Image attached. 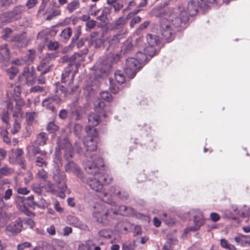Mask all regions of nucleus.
I'll use <instances>...</instances> for the list:
<instances>
[{
  "instance_id": "obj_1",
  "label": "nucleus",
  "mask_w": 250,
  "mask_h": 250,
  "mask_svg": "<svg viewBox=\"0 0 250 250\" xmlns=\"http://www.w3.org/2000/svg\"><path fill=\"white\" fill-rule=\"evenodd\" d=\"M92 162L88 161L84 163V168L89 173L93 174V179L88 178L86 181L84 178L83 182H86L90 188L99 193V196L107 203L111 201L110 194L103 191L104 185H109L112 181V177L107 173L99 172V167L104 166V160L99 156L93 155L91 156Z\"/></svg>"
},
{
  "instance_id": "obj_2",
  "label": "nucleus",
  "mask_w": 250,
  "mask_h": 250,
  "mask_svg": "<svg viewBox=\"0 0 250 250\" xmlns=\"http://www.w3.org/2000/svg\"><path fill=\"white\" fill-rule=\"evenodd\" d=\"M132 211L131 208L125 206H121L119 207V209L115 210L106 209L103 206H100L93 212V217L97 222L105 226L110 225L112 221L114 218L112 214L128 216Z\"/></svg>"
},
{
  "instance_id": "obj_3",
  "label": "nucleus",
  "mask_w": 250,
  "mask_h": 250,
  "mask_svg": "<svg viewBox=\"0 0 250 250\" xmlns=\"http://www.w3.org/2000/svg\"><path fill=\"white\" fill-rule=\"evenodd\" d=\"M105 104L104 102H100L98 105L95 108V113H91L88 116V125L85 127L87 134H92L95 137H98L99 132L95 128L101 122V116H106L104 110Z\"/></svg>"
},
{
  "instance_id": "obj_4",
  "label": "nucleus",
  "mask_w": 250,
  "mask_h": 250,
  "mask_svg": "<svg viewBox=\"0 0 250 250\" xmlns=\"http://www.w3.org/2000/svg\"><path fill=\"white\" fill-rule=\"evenodd\" d=\"M62 149L65 150V156L67 158H68V157L70 158L73 157V148L71 144L66 137L58 139L55 151L60 152Z\"/></svg>"
},
{
  "instance_id": "obj_5",
  "label": "nucleus",
  "mask_w": 250,
  "mask_h": 250,
  "mask_svg": "<svg viewBox=\"0 0 250 250\" xmlns=\"http://www.w3.org/2000/svg\"><path fill=\"white\" fill-rule=\"evenodd\" d=\"M194 216V226L188 227L184 230V232L187 234L189 231H196L199 230L200 227L205 224V219L203 213L201 211L197 210Z\"/></svg>"
},
{
  "instance_id": "obj_6",
  "label": "nucleus",
  "mask_w": 250,
  "mask_h": 250,
  "mask_svg": "<svg viewBox=\"0 0 250 250\" xmlns=\"http://www.w3.org/2000/svg\"><path fill=\"white\" fill-rule=\"evenodd\" d=\"M53 179L54 181L58 183L59 185V186H58L59 192L62 193H65L67 189V186L65 184V174L61 172L60 170L57 169L54 174Z\"/></svg>"
},
{
  "instance_id": "obj_7",
  "label": "nucleus",
  "mask_w": 250,
  "mask_h": 250,
  "mask_svg": "<svg viewBox=\"0 0 250 250\" xmlns=\"http://www.w3.org/2000/svg\"><path fill=\"white\" fill-rule=\"evenodd\" d=\"M161 34L163 39L167 42H169L173 40L175 37L174 32L170 25L162 23Z\"/></svg>"
},
{
  "instance_id": "obj_8",
  "label": "nucleus",
  "mask_w": 250,
  "mask_h": 250,
  "mask_svg": "<svg viewBox=\"0 0 250 250\" xmlns=\"http://www.w3.org/2000/svg\"><path fill=\"white\" fill-rule=\"evenodd\" d=\"M98 137H95L92 134H87L83 140V144L85 146L86 151L88 152H92L97 149V141L96 139Z\"/></svg>"
},
{
  "instance_id": "obj_9",
  "label": "nucleus",
  "mask_w": 250,
  "mask_h": 250,
  "mask_svg": "<svg viewBox=\"0 0 250 250\" xmlns=\"http://www.w3.org/2000/svg\"><path fill=\"white\" fill-rule=\"evenodd\" d=\"M22 74L25 77L26 83L28 85H32L35 83L37 76L33 67H31V70H30L29 67H25Z\"/></svg>"
},
{
  "instance_id": "obj_10",
  "label": "nucleus",
  "mask_w": 250,
  "mask_h": 250,
  "mask_svg": "<svg viewBox=\"0 0 250 250\" xmlns=\"http://www.w3.org/2000/svg\"><path fill=\"white\" fill-rule=\"evenodd\" d=\"M90 39L89 40V46L94 45L96 48H99L104 44L103 36L97 32H93L90 34Z\"/></svg>"
},
{
  "instance_id": "obj_11",
  "label": "nucleus",
  "mask_w": 250,
  "mask_h": 250,
  "mask_svg": "<svg viewBox=\"0 0 250 250\" xmlns=\"http://www.w3.org/2000/svg\"><path fill=\"white\" fill-rule=\"evenodd\" d=\"M139 62L134 58H128L125 63V71L127 73L135 74L139 67Z\"/></svg>"
},
{
  "instance_id": "obj_12",
  "label": "nucleus",
  "mask_w": 250,
  "mask_h": 250,
  "mask_svg": "<svg viewBox=\"0 0 250 250\" xmlns=\"http://www.w3.org/2000/svg\"><path fill=\"white\" fill-rule=\"evenodd\" d=\"M65 170L66 172H71L80 178L83 182H84L83 179V174L80 167L73 161H69L64 167Z\"/></svg>"
},
{
  "instance_id": "obj_13",
  "label": "nucleus",
  "mask_w": 250,
  "mask_h": 250,
  "mask_svg": "<svg viewBox=\"0 0 250 250\" xmlns=\"http://www.w3.org/2000/svg\"><path fill=\"white\" fill-rule=\"evenodd\" d=\"M13 195V191L12 189L8 188L7 189L3 196L0 197V216H3L4 213L2 212V211L4 210L7 208V205L4 202V200L6 201L10 199Z\"/></svg>"
},
{
  "instance_id": "obj_14",
  "label": "nucleus",
  "mask_w": 250,
  "mask_h": 250,
  "mask_svg": "<svg viewBox=\"0 0 250 250\" xmlns=\"http://www.w3.org/2000/svg\"><path fill=\"white\" fill-rule=\"evenodd\" d=\"M10 50L8 44H4L0 46V61L3 63H8L10 59Z\"/></svg>"
},
{
  "instance_id": "obj_15",
  "label": "nucleus",
  "mask_w": 250,
  "mask_h": 250,
  "mask_svg": "<svg viewBox=\"0 0 250 250\" xmlns=\"http://www.w3.org/2000/svg\"><path fill=\"white\" fill-rule=\"evenodd\" d=\"M53 67V65L50 62H48L47 60L43 58L40 64L37 67V70L41 71L42 75H44L51 71Z\"/></svg>"
},
{
  "instance_id": "obj_16",
  "label": "nucleus",
  "mask_w": 250,
  "mask_h": 250,
  "mask_svg": "<svg viewBox=\"0 0 250 250\" xmlns=\"http://www.w3.org/2000/svg\"><path fill=\"white\" fill-rule=\"evenodd\" d=\"M7 63H3L2 65V68L8 76L9 79L13 80L19 73V69L17 67L13 65L9 67Z\"/></svg>"
},
{
  "instance_id": "obj_17",
  "label": "nucleus",
  "mask_w": 250,
  "mask_h": 250,
  "mask_svg": "<svg viewBox=\"0 0 250 250\" xmlns=\"http://www.w3.org/2000/svg\"><path fill=\"white\" fill-rule=\"evenodd\" d=\"M126 24V20L121 17L114 21L111 24L112 30L122 29Z\"/></svg>"
},
{
  "instance_id": "obj_18",
  "label": "nucleus",
  "mask_w": 250,
  "mask_h": 250,
  "mask_svg": "<svg viewBox=\"0 0 250 250\" xmlns=\"http://www.w3.org/2000/svg\"><path fill=\"white\" fill-rule=\"evenodd\" d=\"M22 227V223L20 220H17L14 224H10L7 227V229L13 233H20Z\"/></svg>"
},
{
  "instance_id": "obj_19",
  "label": "nucleus",
  "mask_w": 250,
  "mask_h": 250,
  "mask_svg": "<svg viewBox=\"0 0 250 250\" xmlns=\"http://www.w3.org/2000/svg\"><path fill=\"white\" fill-rule=\"evenodd\" d=\"M56 99L53 97H49L43 100L42 105L47 109L51 110L53 113H56L57 110L55 107L52 104Z\"/></svg>"
},
{
  "instance_id": "obj_20",
  "label": "nucleus",
  "mask_w": 250,
  "mask_h": 250,
  "mask_svg": "<svg viewBox=\"0 0 250 250\" xmlns=\"http://www.w3.org/2000/svg\"><path fill=\"white\" fill-rule=\"evenodd\" d=\"M111 13V8L104 7L102 11L101 15L97 17V20L103 22H106L108 21V16Z\"/></svg>"
},
{
  "instance_id": "obj_21",
  "label": "nucleus",
  "mask_w": 250,
  "mask_h": 250,
  "mask_svg": "<svg viewBox=\"0 0 250 250\" xmlns=\"http://www.w3.org/2000/svg\"><path fill=\"white\" fill-rule=\"evenodd\" d=\"M187 10L190 15L196 14L198 12V7L196 1L193 0L189 1L187 5Z\"/></svg>"
},
{
  "instance_id": "obj_22",
  "label": "nucleus",
  "mask_w": 250,
  "mask_h": 250,
  "mask_svg": "<svg viewBox=\"0 0 250 250\" xmlns=\"http://www.w3.org/2000/svg\"><path fill=\"white\" fill-rule=\"evenodd\" d=\"M125 33L122 31H119L115 35L113 36L112 38L109 41L110 44H116L119 42L120 40L125 37Z\"/></svg>"
},
{
  "instance_id": "obj_23",
  "label": "nucleus",
  "mask_w": 250,
  "mask_h": 250,
  "mask_svg": "<svg viewBox=\"0 0 250 250\" xmlns=\"http://www.w3.org/2000/svg\"><path fill=\"white\" fill-rule=\"evenodd\" d=\"M48 136L46 133L41 132L37 135L36 141L39 146H43L46 144Z\"/></svg>"
},
{
  "instance_id": "obj_24",
  "label": "nucleus",
  "mask_w": 250,
  "mask_h": 250,
  "mask_svg": "<svg viewBox=\"0 0 250 250\" xmlns=\"http://www.w3.org/2000/svg\"><path fill=\"white\" fill-rule=\"evenodd\" d=\"M14 172V169L6 165L0 168V174L4 176H8Z\"/></svg>"
},
{
  "instance_id": "obj_25",
  "label": "nucleus",
  "mask_w": 250,
  "mask_h": 250,
  "mask_svg": "<svg viewBox=\"0 0 250 250\" xmlns=\"http://www.w3.org/2000/svg\"><path fill=\"white\" fill-rule=\"evenodd\" d=\"M46 158V155L42 156V157L37 156L35 161L36 165L39 167H46L48 165Z\"/></svg>"
},
{
  "instance_id": "obj_26",
  "label": "nucleus",
  "mask_w": 250,
  "mask_h": 250,
  "mask_svg": "<svg viewBox=\"0 0 250 250\" xmlns=\"http://www.w3.org/2000/svg\"><path fill=\"white\" fill-rule=\"evenodd\" d=\"M148 43L151 47L157 44L159 42V38L157 36L148 34L146 36Z\"/></svg>"
},
{
  "instance_id": "obj_27",
  "label": "nucleus",
  "mask_w": 250,
  "mask_h": 250,
  "mask_svg": "<svg viewBox=\"0 0 250 250\" xmlns=\"http://www.w3.org/2000/svg\"><path fill=\"white\" fill-rule=\"evenodd\" d=\"M113 193L122 200H127L129 196L126 191L119 189H115Z\"/></svg>"
},
{
  "instance_id": "obj_28",
  "label": "nucleus",
  "mask_w": 250,
  "mask_h": 250,
  "mask_svg": "<svg viewBox=\"0 0 250 250\" xmlns=\"http://www.w3.org/2000/svg\"><path fill=\"white\" fill-rule=\"evenodd\" d=\"M21 120L18 119H14V123L10 131L12 134H15L20 131L21 129Z\"/></svg>"
},
{
  "instance_id": "obj_29",
  "label": "nucleus",
  "mask_w": 250,
  "mask_h": 250,
  "mask_svg": "<svg viewBox=\"0 0 250 250\" xmlns=\"http://www.w3.org/2000/svg\"><path fill=\"white\" fill-rule=\"evenodd\" d=\"M115 81L119 84H123L125 82V77L123 73L120 70L116 71L115 72Z\"/></svg>"
},
{
  "instance_id": "obj_30",
  "label": "nucleus",
  "mask_w": 250,
  "mask_h": 250,
  "mask_svg": "<svg viewBox=\"0 0 250 250\" xmlns=\"http://www.w3.org/2000/svg\"><path fill=\"white\" fill-rule=\"evenodd\" d=\"M133 50V44L128 41L125 42L123 45L122 51L124 54H128Z\"/></svg>"
},
{
  "instance_id": "obj_31",
  "label": "nucleus",
  "mask_w": 250,
  "mask_h": 250,
  "mask_svg": "<svg viewBox=\"0 0 250 250\" xmlns=\"http://www.w3.org/2000/svg\"><path fill=\"white\" fill-rule=\"evenodd\" d=\"M67 219L69 224L76 227H80L81 223L79 219L77 217L70 215L67 217Z\"/></svg>"
},
{
  "instance_id": "obj_32",
  "label": "nucleus",
  "mask_w": 250,
  "mask_h": 250,
  "mask_svg": "<svg viewBox=\"0 0 250 250\" xmlns=\"http://www.w3.org/2000/svg\"><path fill=\"white\" fill-rule=\"evenodd\" d=\"M12 111V116L15 119L21 120L23 118V111L20 107L15 106L14 110Z\"/></svg>"
},
{
  "instance_id": "obj_33",
  "label": "nucleus",
  "mask_w": 250,
  "mask_h": 250,
  "mask_svg": "<svg viewBox=\"0 0 250 250\" xmlns=\"http://www.w3.org/2000/svg\"><path fill=\"white\" fill-rule=\"evenodd\" d=\"M80 6V3L78 1L74 0L69 3L67 6V10L69 13H72Z\"/></svg>"
},
{
  "instance_id": "obj_34",
  "label": "nucleus",
  "mask_w": 250,
  "mask_h": 250,
  "mask_svg": "<svg viewBox=\"0 0 250 250\" xmlns=\"http://www.w3.org/2000/svg\"><path fill=\"white\" fill-rule=\"evenodd\" d=\"M220 244L222 247L228 250H236V249L234 245L229 244L228 241L225 239H222L221 240Z\"/></svg>"
},
{
  "instance_id": "obj_35",
  "label": "nucleus",
  "mask_w": 250,
  "mask_h": 250,
  "mask_svg": "<svg viewBox=\"0 0 250 250\" xmlns=\"http://www.w3.org/2000/svg\"><path fill=\"white\" fill-rule=\"evenodd\" d=\"M28 52L27 56L24 57L27 60L28 63H32L35 59L36 50L34 49H29Z\"/></svg>"
},
{
  "instance_id": "obj_36",
  "label": "nucleus",
  "mask_w": 250,
  "mask_h": 250,
  "mask_svg": "<svg viewBox=\"0 0 250 250\" xmlns=\"http://www.w3.org/2000/svg\"><path fill=\"white\" fill-rule=\"evenodd\" d=\"M37 177L38 179L45 181L48 178L47 172L44 169H41L38 171Z\"/></svg>"
},
{
  "instance_id": "obj_37",
  "label": "nucleus",
  "mask_w": 250,
  "mask_h": 250,
  "mask_svg": "<svg viewBox=\"0 0 250 250\" xmlns=\"http://www.w3.org/2000/svg\"><path fill=\"white\" fill-rule=\"evenodd\" d=\"M36 115L35 112H27L26 113V121L28 125H31L34 121V117Z\"/></svg>"
},
{
  "instance_id": "obj_38",
  "label": "nucleus",
  "mask_w": 250,
  "mask_h": 250,
  "mask_svg": "<svg viewBox=\"0 0 250 250\" xmlns=\"http://www.w3.org/2000/svg\"><path fill=\"white\" fill-rule=\"evenodd\" d=\"M12 32V30L10 28L7 27L3 29L2 31V35L1 38L4 40H7V39L10 37Z\"/></svg>"
},
{
  "instance_id": "obj_39",
  "label": "nucleus",
  "mask_w": 250,
  "mask_h": 250,
  "mask_svg": "<svg viewBox=\"0 0 250 250\" xmlns=\"http://www.w3.org/2000/svg\"><path fill=\"white\" fill-rule=\"evenodd\" d=\"M71 72V70L69 67H66L64 69V70L62 74L61 82L62 83H64L67 81L66 78L69 77Z\"/></svg>"
},
{
  "instance_id": "obj_40",
  "label": "nucleus",
  "mask_w": 250,
  "mask_h": 250,
  "mask_svg": "<svg viewBox=\"0 0 250 250\" xmlns=\"http://www.w3.org/2000/svg\"><path fill=\"white\" fill-rule=\"evenodd\" d=\"M72 35V30L70 27H67L63 29L61 33V36L62 37L65 39H69Z\"/></svg>"
},
{
  "instance_id": "obj_41",
  "label": "nucleus",
  "mask_w": 250,
  "mask_h": 250,
  "mask_svg": "<svg viewBox=\"0 0 250 250\" xmlns=\"http://www.w3.org/2000/svg\"><path fill=\"white\" fill-rule=\"evenodd\" d=\"M46 129L50 133H54L59 130V127L53 122H50L46 126Z\"/></svg>"
},
{
  "instance_id": "obj_42",
  "label": "nucleus",
  "mask_w": 250,
  "mask_h": 250,
  "mask_svg": "<svg viewBox=\"0 0 250 250\" xmlns=\"http://www.w3.org/2000/svg\"><path fill=\"white\" fill-rule=\"evenodd\" d=\"M28 63L27 60L24 57L16 59L11 62L12 64H15L18 66H21Z\"/></svg>"
},
{
  "instance_id": "obj_43",
  "label": "nucleus",
  "mask_w": 250,
  "mask_h": 250,
  "mask_svg": "<svg viewBox=\"0 0 250 250\" xmlns=\"http://www.w3.org/2000/svg\"><path fill=\"white\" fill-rule=\"evenodd\" d=\"M8 132L6 129H2L0 132V135L2 138L4 142L9 144L11 142L10 138L8 136Z\"/></svg>"
},
{
  "instance_id": "obj_44",
  "label": "nucleus",
  "mask_w": 250,
  "mask_h": 250,
  "mask_svg": "<svg viewBox=\"0 0 250 250\" xmlns=\"http://www.w3.org/2000/svg\"><path fill=\"white\" fill-rule=\"evenodd\" d=\"M100 96L103 100L108 102L111 101L112 100V96L111 94L107 91H103L101 92Z\"/></svg>"
},
{
  "instance_id": "obj_45",
  "label": "nucleus",
  "mask_w": 250,
  "mask_h": 250,
  "mask_svg": "<svg viewBox=\"0 0 250 250\" xmlns=\"http://www.w3.org/2000/svg\"><path fill=\"white\" fill-rule=\"evenodd\" d=\"M100 236L104 238H110L111 235V231L109 229H102L99 232Z\"/></svg>"
},
{
  "instance_id": "obj_46",
  "label": "nucleus",
  "mask_w": 250,
  "mask_h": 250,
  "mask_svg": "<svg viewBox=\"0 0 250 250\" xmlns=\"http://www.w3.org/2000/svg\"><path fill=\"white\" fill-rule=\"evenodd\" d=\"M82 33V27L81 26H78L75 30L74 35L72 38V42H76L79 39Z\"/></svg>"
},
{
  "instance_id": "obj_47",
  "label": "nucleus",
  "mask_w": 250,
  "mask_h": 250,
  "mask_svg": "<svg viewBox=\"0 0 250 250\" xmlns=\"http://www.w3.org/2000/svg\"><path fill=\"white\" fill-rule=\"evenodd\" d=\"M32 247V244L30 242H25L20 243L17 245V250H24L26 248H29Z\"/></svg>"
},
{
  "instance_id": "obj_48",
  "label": "nucleus",
  "mask_w": 250,
  "mask_h": 250,
  "mask_svg": "<svg viewBox=\"0 0 250 250\" xmlns=\"http://www.w3.org/2000/svg\"><path fill=\"white\" fill-rule=\"evenodd\" d=\"M47 47L49 50H56L59 48V43L57 42L50 41L47 44Z\"/></svg>"
},
{
  "instance_id": "obj_49",
  "label": "nucleus",
  "mask_w": 250,
  "mask_h": 250,
  "mask_svg": "<svg viewBox=\"0 0 250 250\" xmlns=\"http://www.w3.org/2000/svg\"><path fill=\"white\" fill-rule=\"evenodd\" d=\"M23 10L24 7L20 5L16 6L13 9L12 12V15L14 16H17L20 15L22 12Z\"/></svg>"
},
{
  "instance_id": "obj_50",
  "label": "nucleus",
  "mask_w": 250,
  "mask_h": 250,
  "mask_svg": "<svg viewBox=\"0 0 250 250\" xmlns=\"http://www.w3.org/2000/svg\"><path fill=\"white\" fill-rule=\"evenodd\" d=\"M1 120L7 125H9V117L8 111H4L1 115Z\"/></svg>"
},
{
  "instance_id": "obj_51",
  "label": "nucleus",
  "mask_w": 250,
  "mask_h": 250,
  "mask_svg": "<svg viewBox=\"0 0 250 250\" xmlns=\"http://www.w3.org/2000/svg\"><path fill=\"white\" fill-rule=\"evenodd\" d=\"M33 153L34 155H37L41 154L42 156L47 155V152L45 150H41L40 148L38 147H34L33 148Z\"/></svg>"
},
{
  "instance_id": "obj_52",
  "label": "nucleus",
  "mask_w": 250,
  "mask_h": 250,
  "mask_svg": "<svg viewBox=\"0 0 250 250\" xmlns=\"http://www.w3.org/2000/svg\"><path fill=\"white\" fill-rule=\"evenodd\" d=\"M141 21V18L139 16H136L132 18V20L130 22V26L133 27L135 24L139 23Z\"/></svg>"
},
{
  "instance_id": "obj_53",
  "label": "nucleus",
  "mask_w": 250,
  "mask_h": 250,
  "mask_svg": "<svg viewBox=\"0 0 250 250\" xmlns=\"http://www.w3.org/2000/svg\"><path fill=\"white\" fill-rule=\"evenodd\" d=\"M33 250H56L51 245H47L43 247H37Z\"/></svg>"
},
{
  "instance_id": "obj_54",
  "label": "nucleus",
  "mask_w": 250,
  "mask_h": 250,
  "mask_svg": "<svg viewBox=\"0 0 250 250\" xmlns=\"http://www.w3.org/2000/svg\"><path fill=\"white\" fill-rule=\"evenodd\" d=\"M57 57L56 53H47L45 56L43 58L44 59L47 60L48 62H50L51 60L54 59Z\"/></svg>"
},
{
  "instance_id": "obj_55",
  "label": "nucleus",
  "mask_w": 250,
  "mask_h": 250,
  "mask_svg": "<svg viewBox=\"0 0 250 250\" xmlns=\"http://www.w3.org/2000/svg\"><path fill=\"white\" fill-rule=\"evenodd\" d=\"M17 192L18 194L27 195L30 192V190L26 188H19L17 189Z\"/></svg>"
},
{
  "instance_id": "obj_56",
  "label": "nucleus",
  "mask_w": 250,
  "mask_h": 250,
  "mask_svg": "<svg viewBox=\"0 0 250 250\" xmlns=\"http://www.w3.org/2000/svg\"><path fill=\"white\" fill-rule=\"evenodd\" d=\"M21 209V211L27 216L30 217L35 216V214L33 212L30 211L25 206H23Z\"/></svg>"
},
{
  "instance_id": "obj_57",
  "label": "nucleus",
  "mask_w": 250,
  "mask_h": 250,
  "mask_svg": "<svg viewBox=\"0 0 250 250\" xmlns=\"http://www.w3.org/2000/svg\"><path fill=\"white\" fill-rule=\"evenodd\" d=\"M24 182L26 184H28V183L31 181L33 179V174L30 172H28L24 178Z\"/></svg>"
},
{
  "instance_id": "obj_58",
  "label": "nucleus",
  "mask_w": 250,
  "mask_h": 250,
  "mask_svg": "<svg viewBox=\"0 0 250 250\" xmlns=\"http://www.w3.org/2000/svg\"><path fill=\"white\" fill-rule=\"evenodd\" d=\"M210 217L211 220L215 222L218 221L220 219V215L215 212L210 213Z\"/></svg>"
},
{
  "instance_id": "obj_59",
  "label": "nucleus",
  "mask_w": 250,
  "mask_h": 250,
  "mask_svg": "<svg viewBox=\"0 0 250 250\" xmlns=\"http://www.w3.org/2000/svg\"><path fill=\"white\" fill-rule=\"evenodd\" d=\"M95 25H96V21L93 20H89L86 23V27L87 28L92 29V28H94L95 26Z\"/></svg>"
},
{
  "instance_id": "obj_60",
  "label": "nucleus",
  "mask_w": 250,
  "mask_h": 250,
  "mask_svg": "<svg viewBox=\"0 0 250 250\" xmlns=\"http://www.w3.org/2000/svg\"><path fill=\"white\" fill-rule=\"evenodd\" d=\"M43 90V88L39 85H36L31 88V92H42Z\"/></svg>"
},
{
  "instance_id": "obj_61",
  "label": "nucleus",
  "mask_w": 250,
  "mask_h": 250,
  "mask_svg": "<svg viewBox=\"0 0 250 250\" xmlns=\"http://www.w3.org/2000/svg\"><path fill=\"white\" fill-rule=\"evenodd\" d=\"M37 3V0H28L26 4V6L28 9L33 7Z\"/></svg>"
},
{
  "instance_id": "obj_62",
  "label": "nucleus",
  "mask_w": 250,
  "mask_h": 250,
  "mask_svg": "<svg viewBox=\"0 0 250 250\" xmlns=\"http://www.w3.org/2000/svg\"><path fill=\"white\" fill-rule=\"evenodd\" d=\"M54 207L57 211L60 213H62L63 212V209L60 206V203L58 201H56L55 202Z\"/></svg>"
},
{
  "instance_id": "obj_63",
  "label": "nucleus",
  "mask_w": 250,
  "mask_h": 250,
  "mask_svg": "<svg viewBox=\"0 0 250 250\" xmlns=\"http://www.w3.org/2000/svg\"><path fill=\"white\" fill-rule=\"evenodd\" d=\"M112 7L114 8L115 12H117L123 7V4L122 3L117 2Z\"/></svg>"
},
{
  "instance_id": "obj_64",
  "label": "nucleus",
  "mask_w": 250,
  "mask_h": 250,
  "mask_svg": "<svg viewBox=\"0 0 250 250\" xmlns=\"http://www.w3.org/2000/svg\"><path fill=\"white\" fill-rule=\"evenodd\" d=\"M46 231L51 235H54L56 234V229L54 225H51L49 228H47Z\"/></svg>"
}]
</instances>
